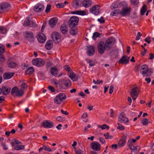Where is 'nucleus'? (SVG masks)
<instances>
[{
    "mask_svg": "<svg viewBox=\"0 0 154 154\" xmlns=\"http://www.w3.org/2000/svg\"><path fill=\"white\" fill-rule=\"evenodd\" d=\"M11 93L14 97H20L23 95L24 92L22 89H19L17 87H14L12 88Z\"/></svg>",
    "mask_w": 154,
    "mask_h": 154,
    "instance_id": "nucleus-1",
    "label": "nucleus"
},
{
    "mask_svg": "<svg viewBox=\"0 0 154 154\" xmlns=\"http://www.w3.org/2000/svg\"><path fill=\"white\" fill-rule=\"evenodd\" d=\"M79 21V18L76 16L70 17L68 22V26L70 28H75L77 25Z\"/></svg>",
    "mask_w": 154,
    "mask_h": 154,
    "instance_id": "nucleus-2",
    "label": "nucleus"
},
{
    "mask_svg": "<svg viewBox=\"0 0 154 154\" xmlns=\"http://www.w3.org/2000/svg\"><path fill=\"white\" fill-rule=\"evenodd\" d=\"M65 94L63 93H60L57 95L54 99V102L57 104H60L66 99Z\"/></svg>",
    "mask_w": 154,
    "mask_h": 154,
    "instance_id": "nucleus-3",
    "label": "nucleus"
},
{
    "mask_svg": "<svg viewBox=\"0 0 154 154\" xmlns=\"http://www.w3.org/2000/svg\"><path fill=\"white\" fill-rule=\"evenodd\" d=\"M72 84L71 81L69 79L63 80L59 82V85L62 88L66 89L70 87Z\"/></svg>",
    "mask_w": 154,
    "mask_h": 154,
    "instance_id": "nucleus-4",
    "label": "nucleus"
},
{
    "mask_svg": "<svg viewBox=\"0 0 154 154\" xmlns=\"http://www.w3.org/2000/svg\"><path fill=\"white\" fill-rule=\"evenodd\" d=\"M124 6L123 7L120 11V14L123 17H125L129 14L131 12V7H128L126 4H125Z\"/></svg>",
    "mask_w": 154,
    "mask_h": 154,
    "instance_id": "nucleus-5",
    "label": "nucleus"
},
{
    "mask_svg": "<svg viewBox=\"0 0 154 154\" xmlns=\"http://www.w3.org/2000/svg\"><path fill=\"white\" fill-rule=\"evenodd\" d=\"M10 5L6 2L0 4V14L6 12L10 8Z\"/></svg>",
    "mask_w": 154,
    "mask_h": 154,
    "instance_id": "nucleus-6",
    "label": "nucleus"
},
{
    "mask_svg": "<svg viewBox=\"0 0 154 154\" xmlns=\"http://www.w3.org/2000/svg\"><path fill=\"white\" fill-rule=\"evenodd\" d=\"M97 49L98 52L101 54L104 52L105 50H109L106 48L104 43L103 42H100L97 44Z\"/></svg>",
    "mask_w": 154,
    "mask_h": 154,
    "instance_id": "nucleus-7",
    "label": "nucleus"
},
{
    "mask_svg": "<svg viewBox=\"0 0 154 154\" xmlns=\"http://www.w3.org/2000/svg\"><path fill=\"white\" fill-rule=\"evenodd\" d=\"M32 64L37 66H42L45 64V61L41 58H36L32 60Z\"/></svg>",
    "mask_w": 154,
    "mask_h": 154,
    "instance_id": "nucleus-8",
    "label": "nucleus"
},
{
    "mask_svg": "<svg viewBox=\"0 0 154 154\" xmlns=\"http://www.w3.org/2000/svg\"><path fill=\"white\" fill-rule=\"evenodd\" d=\"M115 42V39L114 38L111 37L108 39L104 44L106 48L109 50L111 48V46L114 45Z\"/></svg>",
    "mask_w": 154,
    "mask_h": 154,
    "instance_id": "nucleus-9",
    "label": "nucleus"
},
{
    "mask_svg": "<svg viewBox=\"0 0 154 154\" xmlns=\"http://www.w3.org/2000/svg\"><path fill=\"white\" fill-rule=\"evenodd\" d=\"M29 17H27L25 20L24 25L26 26L30 27H35L37 26L36 23L31 20L29 19Z\"/></svg>",
    "mask_w": 154,
    "mask_h": 154,
    "instance_id": "nucleus-10",
    "label": "nucleus"
},
{
    "mask_svg": "<svg viewBox=\"0 0 154 154\" xmlns=\"http://www.w3.org/2000/svg\"><path fill=\"white\" fill-rule=\"evenodd\" d=\"M100 6L98 5H96L91 8L90 12L95 15H97L100 13Z\"/></svg>",
    "mask_w": 154,
    "mask_h": 154,
    "instance_id": "nucleus-11",
    "label": "nucleus"
},
{
    "mask_svg": "<svg viewBox=\"0 0 154 154\" xmlns=\"http://www.w3.org/2000/svg\"><path fill=\"white\" fill-rule=\"evenodd\" d=\"M95 52V48L93 45H90L87 47V54L89 56H93Z\"/></svg>",
    "mask_w": 154,
    "mask_h": 154,
    "instance_id": "nucleus-12",
    "label": "nucleus"
},
{
    "mask_svg": "<svg viewBox=\"0 0 154 154\" xmlns=\"http://www.w3.org/2000/svg\"><path fill=\"white\" fill-rule=\"evenodd\" d=\"M91 147L93 150L98 151L100 150L101 146L100 144L97 142H94L91 144Z\"/></svg>",
    "mask_w": 154,
    "mask_h": 154,
    "instance_id": "nucleus-13",
    "label": "nucleus"
},
{
    "mask_svg": "<svg viewBox=\"0 0 154 154\" xmlns=\"http://www.w3.org/2000/svg\"><path fill=\"white\" fill-rule=\"evenodd\" d=\"M25 35V38L26 40L31 42L34 41V36L32 32H26Z\"/></svg>",
    "mask_w": 154,
    "mask_h": 154,
    "instance_id": "nucleus-14",
    "label": "nucleus"
},
{
    "mask_svg": "<svg viewBox=\"0 0 154 154\" xmlns=\"http://www.w3.org/2000/svg\"><path fill=\"white\" fill-rule=\"evenodd\" d=\"M37 39L39 43H43L46 40V37L45 35L42 33H39L36 36Z\"/></svg>",
    "mask_w": 154,
    "mask_h": 154,
    "instance_id": "nucleus-15",
    "label": "nucleus"
},
{
    "mask_svg": "<svg viewBox=\"0 0 154 154\" xmlns=\"http://www.w3.org/2000/svg\"><path fill=\"white\" fill-rule=\"evenodd\" d=\"M51 38L54 42H58V40H60L61 38V36L60 33L57 32H53L51 35Z\"/></svg>",
    "mask_w": 154,
    "mask_h": 154,
    "instance_id": "nucleus-16",
    "label": "nucleus"
},
{
    "mask_svg": "<svg viewBox=\"0 0 154 154\" xmlns=\"http://www.w3.org/2000/svg\"><path fill=\"white\" fill-rule=\"evenodd\" d=\"M44 8V6L42 4L39 3L34 6V10L35 12H40L42 11Z\"/></svg>",
    "mask_w": 154,
    "mask_h": 154,
    "instance_id": "nucleus-17",
    "label": "nucleus"
},
{
    "mask_svg": "<svg viewBox=\"0 0 154 154\" xmlns=\"http://www.w3.org/2000/svg\"><path fill=\"white\" fill-rule=\"evenodd\" d=\"M41 125L46 128H50L53 126L54 123L50 121L46 120L42 122Z\"/></svg>",
    "mask_w": 154,
    "mask_h": 154,
    "instance_id": "nucleus-18",
    "label": "nucleus"
},
{
    "mask_svg": "<svg viewBox=\"0 0 154 154\" xmlns=\"http://www.w3.org/2000/svg\"><path fill=\"white\" fill-rule=\"evenodd\" d=\"M148 71V66L146 65H143L141 66L140 72L143 75V76H147L146 75Z\"/></svg>",
    "mask_w": 154,
    "mask_h": 154,
    "instance_id": "nucleus-19",
    "label": "nucleus"
},
{
    "mask_svg": "<svg viewBox=\"0 0 154 154\" xmlns=\"http://www.w3.org/2000/svg\"><path fill=\"white\" fill-rule=\"evenodd\" d=\"M129 61V58L126 56H123L119 60V63L122 64H126L128 63Z\"/></svg>",
    "mask_w": 154,
    "mask_h": 154,
    "instance_id": "nucleus-20",
    "label": "nucleus"
},
{
    "mask_svg": "<svg viewBox=\"0 0 154 154\" xmlns=\"http://www.w3.org/2000/svg\"><path fill=\"white\" fill-rule=\"evenodd\" d=\"M127 138L126 135H123L118 142L119 146L120 147L124 146L125 144Z\"/></svg>",
    "mask_w": 154,
    "mask_h": 154,
    "instance_id": "nucleus-21",
    "label": "nucleus"
},
{
    "mask_svg": "<svg viewBox=\"0 0 154 154\" xmlns=\"http://www.w3.org/2000/svg\"><path fill=\"white\" fill-rule=\"evenodd\" d=\"M50 72L52 75L57 77L58 73V69L56 67L52 66L50 69Z\"/></svg>",
    "mask_w": 154,
    "mask_h": 154,
    "instance_id": "nucleus-22",
    "label": "nucleus"
},
{
    "mask_svg": "<svg viewBox=\"0 0 154 154\" xmlns=\"http://www.w3.org/2000/svg\"><path fill=\"white\" fill-rule=\"evenodd\" d=\"M1 88L2 94L4 95H6L9 93L11 90V88L3 86Z\"/></svg>",
    "mask_w": 154,
    "mask_h": 154,
    "instance_id": "nucleus-23",
    "label": "nucleus"
},
{
    "mask_svg": "<svg viewBox=\"0 0 154 154\" xmlns=\"http://www.w3.org/2000/svg\"><path fill=\"white\" fill-rule=\"evenodd\" d=\"M57 22V19L56 17L51 18L49 20L48 23L51 27H53L55 26Z\"/></svg>",
    "mask_w": 154,
    "mask_h": 154,
    "instance_id": "nucleus-24",
    "label": "nucleus"
},
{
    "mask_svg": "<svg viewBox=\"0 0 154 154\" xmlns=\"http://www.w3.org/2000/svg\"><path fill=\"white\" fill-rule=\"evenodd\" d=\"M138 88L137 87H134L132 88L130 94L132 97L134 96L137 97L139 94V93L137 92Z\"/></svg>",
    "mask_w": 154,
    "mask_h": 154,
    "instance_id": "nucleus-25",
    "label": "nucleus"
},
{
    "mask_svg": "<svg viewBox=\"0 0 154 154\" xmlns=\"http://www.w3.org/2000/svg\"><path fill=\"white\" fill-rule=\"evenodd\" d=\"M14 74V72L5 73L3 75V77L5 79H9Z\"/></svg>",
    "mask_w": 154,
    "mask_h": 154,
    "instance_id": "nucleus-26",
    "label": "nucleus"
},
{
    "mask_svg": "<svg viewBox=\"0 0 154 154\" xmlns=\"http://www.w3.org/2000/svg\"><path fill=\"white\" fill-rule=\"evenodd\" d=\"M92 2L91 0H84L82 2L83 5L85 8H88L91 6Z\"/></svg>",
    "mask_w": 154,
    "mask_h": 154,
    "instance_id": "nucleus-27",
    "label": "nucleus"
},
{
    "mask_svg": "<svg viewBox=\"0 0 154 154\" xmlns=\"http://www.w3.org/2000/svg\"><path fill=\"white\" fill-rule=\"evenodd\" d=\"M53 46V42L51 40H48L46 43L45 47L48 50H50Z\"/></svg>",
    "mask_w": 154,
    "mask_h": 154,
    "instance_id": "nucleus-28",
    "label": "nucleus"
},
{
    "mask_svg": "<svg viewBox=\"0 0 154 154\" xmlns=\"http://www.w3.org/2000/svg\"><path fill=\"white\" fill-rule=\"evenodd\" d=\"M60 30L62 33L66 34L68 32V28L65 25H62L60 27Z\"/></svg>",
    "mask_w": 154,
    "mask_h": 154,
    "instance_id": "nucleus-29",
    "label": "nucleus"
},
{
    "mask_svg": "<svg viewBox=\"0 0 154 154\" xmlns=\"http://www.w3.org/2000/svg\"><path fill=\"white\" fill-rule=\"evenodd\" d=\"M34 69L32 66L29 67L26 71V74L30 75L32 74L34 72Z\"/></svg>",
    "mask_w": 154,
    "mask_h": 154,
    "instance_id": "nucleus-30",
    "label": "nucleus"
},
{
    "mask_svg": "<svg viewBox=\"0 0 154 154\" xmlns=\"http://www.w3.org/2000/svg\"><path fill=\"white\" fill-rule=\"evenodd\" d=\"M120 10L119 9H115L112 11L110 13V15L112 16H116L119 14H120Z\"/></svg>",
    "mask_w": 154,
    "mask_h": 154,
    "instance_id": "nucleus-31",
    "label": "nucleus"
},
{
    "mask_svg": "<svg viewBox=\"0 0 154 154\" xmlns=\"http://www.w3.org/2000/svg\"><path fill=\"white\" fill-rule=\"evenodd\" d=\"M11 143L13 146L15 145L20 144L21 143V142L17 140L14 139L11 141Z\"/></svg>",
    "mask_w": 154,
    "mask_h": 154,
    "instance_id": "nucleus-32",
    "label": "nucleus"
},
{
    "mask_svg": "<svg viewBox=\"0 0 154 154\" xmlns=\"http://www.w3.org/2000/svg\"><path fill=\"white\" fill-rule=\"evenodd\" d=\"M146 11V6L144 5L141 9L140 14L142 15H143Z\"/></svg>",
    "mask_w": 154,
    "mask_h": 154,
    "instance_id": "nucleus-33",
    "label": "nucleus"
},
{
    "mask_svg": "<svg viewBox=\"0 0 154 154\" xmlns=\"http://www.w3.org/2000/svg\"><path fill=\"white\" fill-rule=\"evenodd\" d=\"M17 65V64L14 62H10L8 63V66L11 68H14Z\"/></svg>",
    "mask_w": 154,
    "mask_h": 154,
    "instance_id": "nucleus-34",
    "label": "nucleus"
},
{
    "mask_svg": "<svg viewBox=\"0 0 154 154\" xmlns=\"http://www.w3.org/2000/svg\"><path fill=\"white\" fill-rule=\"evenodd\" d=\"M71 29L69 31V33L71 34L74 35L77 33V29L75 27Z\"/></svg>",
    "mask_w": 154,
    "mask_h": 154,
    "instance_id": "nucleus-35",
    "label": "nucleus"
},
{
    "mask_svg": "<svg viewBox=\"0 0 154 154\" xmlns=\"http://www.w3.org/2000/svg\"><path fill=\"white\" fill-rule=\"evenodd\" d=\"M5 51V46L1 44H0V54H3Z\"/></svg>",
    "mask_w": 154,
    "mask_h": 154,
    "instance_id": "nucleus-36",
    "label": "nucleus"
},
{
    "mask_svg": "<svg viewBox=\"0 0 154 154\" xmlns=\"http://www.w3.org/2000/svg\"><path fill=\"white\" fill-rule=\"evenodd\" d=\"M14 146V149L16 150H22L25 148L24 146L23 145H16Z\"/></svg>",
    "mask_w": 154,
    "mask_h": 154,
    "instance_id": "nucleus-37",
    "label": "nucleus"
},
{
    "mask_svg": "<svg viewBox=\"0 0 154 154\" xmlns=\"http://www.w3.org/2000/svg\"><path fill=\"white\" fill-rule=\"evenodd\" d=\"M141 122L143 125H146L150 122L148 119L145 118L141 120Z\"/></svg>",
    "mask_w": 154,
    "mask_h": 154,
    "instance_id": "nucleus-38",
    "label": "nucleus"
},
{
    "mask_svg": "<svg viewBox=\"0 0 154 154\" xmlns=\"http://www.w3.org/2000/svg\"><path fill=\"white\" fill-rule=\"evenodd\" d=\"M7 32V29L3 27H0V33L5 34Z\"/></svg>",
    "mask_w": 154,
    "mask_h": 154,
    "instance_id": "nucleus-39",
    "label": "nucleus"
},
{
    "mask_svg": "<svg viewBox=\"0 0 154 154\" xmlns=\"http://www.w3.org/2000/svg\"><path fill=\"white\" fill-rule=\"evenodd\" d=\"M119 121L120 122L123 123L128 122L129 121L128 119V118H124L123 117L121 119H119Z\"/></svg>",
    "mask_w": 154,
    "mask_h": 154,
    "instance_id": "nucleus-40",
    "label": "nucleus"
},
{
    "mask_svg": "<svg viewBox=\"0 0 154 154\" xmlns=\"http://www.w3.org/2000/svg\"><path fill=\"white\" fill-rule=\"evenodd\" d=\"M103 136L105 137V138L106 139H111L113 137L112 135H110L109 134L108 132L104 134H103Z\"/></svg>",
    "mask_w": 154,
    "mask_h": 154,
    "instance_id": "nucleus-41",
    "label": "nucleus"
},
{
    "mask_svg": "<svg viewBox=\"0 0 154 154\" xmlns=\"http://www.w3.org/2000/svg\"><path fill=\"white\" fill-rule=\"evenodd\" d=\"M98 127L101 128L102 130H104L105 128H106L107 130H108L109 128V126L108 125H107L106 124H104L102 126L99 125Z\"/></svg>",
    "mask_w": 154,
    "mask_h": 154,
    "instance_id": "nucleus-42",
    "label": "nucleus"
},
{
    "mask_svg": "<svg viewBox=\"0 0 154 154\" xmlns=\"http://www.w3.org/2000/svg\"><path fill=\"white\" fill-rule=\"evenodd\" d=\"M100 35V34L98 32H96L93 33L92 36V38L93 39L95 40L96 38L99 37Z\"/></svg>",
    "mask_w": 154,
    "mask_h": 154,
    "instance_id": "nucleus-43",
    "label": "nucleus"
},
{
    "mask_svg": "<svg viewBox=\"0 0 154 154\" xmlns=\"http://www.w3.org/2000/svg\"><path fill=\"white\" fill-rule=\"evenodd\" d=\"M103 81L102 80H100V79H97L96 81L94 79L93 80V83L95 84H100V83H102Z\"/></svg>",
    "mask_w": 154,
    "mask_h": 154,
    "instance_id": "nucleus-44",
    "label": "nucleus"
},
{
    "mask_svg": "<svg viewBox=\"0 0 154 154\" xmlns=\"http://www.w3.org/2000/svg\"><path fill=\"white\" fill-rule=\"evenodd\" d=\"M21 88L23 90L26 89L28 88V85L26 83H23L21 84Z\"/></svg>",
    "mask_w": 154,
    "mask_h": 154,
    "instance_id": "nucleus-45",
    "label": "nucleus"
},
{
    "mask_svg": "<svg viewBox=\"0 0 154 154\" xmlns=\"http://www.w3.org/2000/svg\"><path fill=\"white\" fill-rule=\"evenodd\" d=\"M44 149L46 151H48L49 152H51L52 150L51 148L48 147V146H43Z\"/></svg>",
    "mask_w": 154,
    "mask_h": 154,
    "instance_id": "nucleus-46",
    "label": "nucleus"
},
{
    "mask_svg": "<svg viewBox=\"0 0 154 154\" xmlns=\"http://www.w3.org/2000/svg\"><path fill=\"white\" fill-rule=\"evenodd\" d=\"M128 145L130 149L133 150H137V147L132 145L128 144Z\"/></svg>",
    "mask_w": 154,
    "mask_h": 154,
    "instance_id": "nucleus-47",
    "label": "nucleus"
},
{
    "mask_svg": "<svg viewBox=\"0 0 154 154\" xmlns=\"http://www.w3.org/2000/svg\"><path fill=\"white\" fill-rule=\"evenodd\" d=\"M131 3L132 5H136L138 4L139 1L138 0H131Z\"/></svg>",
    "mask_w": 154,
    "mask_h": 154,
    "instance_id": "nucleus-48",
    "label": "nucleus"
},
{
    "mask_svg": "<svg viewBox=\"0 0 154 154\" xmlns=\"http://www.w3.org/2000/svg\"><path fill=\"white\" fill-rule=\"evenodd\" d=\"M5 61V58L3 54H0V62L3 63Z\"/></svg>",
    "mask_w": 154,
    "mask_h": 154,
    "instance_id": "nucleus-49",
    "label": "nucleus"
},
{
    "mask_svg": "<svg viewBox=\"0 0 154 154\" xmlns=\"http://www.w3.org/2000/svg\"><path fill=\"white\" fill-rule=\"evenodd\" d=\"M53 63L50 61H48L46 63V68L47 69H48L51 67V66H53Z\"/></svg>",
    "mask_w": 154,
    "mask_h": 154,
    "instance_id": "nucleus-50",
    "label": "nucleus"
},
{
    "mask_svg": "<svg viewBox=\"0 0 154 154\" xmlns=\"http://www.w3.org/2000/svg\"><path fill=\"white\" fill-rule=\"evenodd\" d=\"M2 146V147L3 149L4 150H7L8 149V148L6 146V145L5 143L2 142L1 143Z\"/></svg>",
    "mask_w": 154,
    "mask_h": 154,
    "instance_id": "nucleus-51",
    "label": "nucleus"
},
{
    "mask_svg": "<svg viewBox=\"0 0 154 154\" xmlns=\"http://www.w3.org/2000/svg\"><path fill=\"white\" fill-rule=\"evenodd\" d=\"M51 8V5H48L47 6V7L45 9V12L47 13L49 12Z\"/></svg>",
    "mask_w": 154,
    "mask_h": 154,
    "instance_id": "nucleus-52",
    "label": "nucleus"
},
{
    "mask_svg": "<svg viewBox=\"0 0 154 154\" xmlns=\"http://www.w3.org/2000/svg\"><path fill=\"white\" fill-rule=\"evenodd\" d=\"M64 69L66 71L68 72L70 71L71 69L70 67L68 65H66L64 66Z\"/></svg>",
    "mask_w": 154,
    "mask_h": 154,
    "instance_id": "nucleus-53",
    "label": "nucleus"
},
{
    "mask_svg": "<svg viewBox=\"0 0 154 154\" xmlns=\"http://www.w3.org/2000/svg\"><path fill=\"white\" fill-rule=\"evenodd\" d=\"M97 21L101 23H104L105 22V20L103 17H101L100 18L98 19Z\"/></svg>",
    "mask_w": 154,
    "mask_h": 154,
    "instance_id": "nucleus-54",
    "label": "nucleus"
},
{
    "mask_svg": "<svg viewBox=\"0 0 154 154\" xmlns=\"http://www.w3.org/2000/svg\"><path fill=\"white\" fill-rule=\"evenodd\" d=\"M142 35L140 32H138L137 35L135 38L136 40H139L140 38V37H141Z\"/></svg>",
    "mask_w": 154,
    "mask_h": 154,
    "instance_id": "nucleus-55",
    "label": "nucleus"
},
{
    "mask_svg": "<svg viewBox=\"0 0 154 154\" xmlns=\"http://www.w3.org/2000/svg\"><path fill=\"white\" fill-rule=\"evenodd\" d=\"M88 62L89 64V66H94L95 65V63L94 62L93 60H89V61H88Z\"/></svg>",
    "mask_w": 154,
    "mask_h": 154,
    "instance_id": "nucleus-56",
    "label": "nucleus"
},
{
    "mask_svg": "<svg viewBox=\"0 0 154 154\" xmlns=\"http://www.w3.org/2000/svg\"><path fill=\"white\" fill-rule=\"evenodd\" d=\"M79 0H75L73 2V5L76 6H78L79 5Z\"/></svg>",
    "mask_w": 154,
    "mask_h": 154,
    "instance_id": "nucleus-57",
    "label": "nucleus"
},
{
    "mask_svg": "<svg viewBox=\"0 0 154 154\" xmlns=\"http://www.w3.org/2000/svg\"><path fill=\"white\" fill-rule=\"evenodd\" d=\"M150 38L149 37H147L145 39V41L148 44H150L151 42Z\"/></svg>",
    "mask_w": 154,
    "mask_h": 154,
    "instance_id": "nucleus-58",
    "label": "nucleus"
},
{
    "mask_svg": "<svg viewBox=\"0 0 154 154\" xmlns=\"http://www.w3.org/2000/svg\"><path fill=\"white\" fill-rule=\"evenodd\" d=\"M86 12L84 11H79V15H85Z\"/></svg>",
    "mask_w": 154,
    "mask_h": 154,
    "instance_id": "nucleus-59",
    "label": "nucleus"
},
{
    "mask_svg": "<svg viewBox=\"0 0 154 154\" xmlns=\"http://www.w3.org/2000/svg\"><path fill=\"white\" fill-rule=\"evenodd\" d=\"M48 89L51 91L52 92H54L55 91L54 88L51 86H49L48 87Z\"/></svg>",
    "mask_w": 154,
    "mask_h": 154,
    "instance_id": "nucleus-60",
    "label": "nucleus"
},
{
    "mask_svg": "<svg viewBox=\"0 0 154 154\" xmlns=\"http://www.w3.org/2000/svg\"><path fill=\"white\" fill-rule=\"evenodd\" d=\"M56 119L57 121L61 122L63 120L64 118L60 116L57 117L56 118Z\"/></svg>",
    "mask_w": 154,
    "mask_h": 154,
    "instance_id": "nucleus-61",
    "label": "nucleus"
},
{
    "mask_svg": "<svg viewBox=\"0 0 154 154\" xmlns=\"http://www.w3.org/2000/svg\"><path fill=\"white\" fill-rule=\"evenodd\" d=\"M118 147V146L116 144H113L111 145V148L114 150H116L117 149Z\"/></svg>",
    "mask_w": 154,
    "mask_h": 154,
    "instance_id": "nucleus-62",
    "label": "nucleus"
},
{
    "mask_svg": "<svg viewBox=\"0 0 154 154\" xmlns=\"http://www.w3.org/2000/svg\"><path fill=\"white\" fill-rule=\"evenodd\" d=\"M5 97L3 96H1L0 97V103H2L5 101Z\"/></svg>",
    "mask_w": 154,
    "mask_h": 154,
    "instance_id": "nucleus-63",
    "label": "nucleus"
},
{
    "mask_svg": "<svg viewBox=\"0 0 154 154\" xmlns=\"http://www.w3.org/2000/svg\"><path fill=\"white\" fill-rule=\"evenodd\" d=\"M150 57L149 58V59L150 60H152L154 59V54L152 53H150L149 54Z\"/></svg>",
    "mask_w": 154,
    "mask_h": 154,
    "instance_id": "nucleus-64",
    "label": "nucleus"
}]
</instances>
